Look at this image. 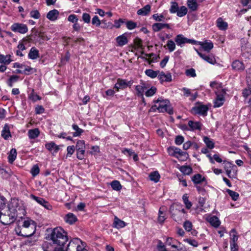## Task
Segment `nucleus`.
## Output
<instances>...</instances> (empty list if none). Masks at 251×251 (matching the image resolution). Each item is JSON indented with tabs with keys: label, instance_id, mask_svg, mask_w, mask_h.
I'll use <instances>...</instances> for the list:
<instances>
[{
	"label": "nucleus",
	"instance_id": "nucleus-1",
	"mask_svg": "<svg viewBox=\"0 0 251 251\" xmlns=\"http://www.w3.org/2000/svg\"><path fill=\"white\" fill-rule=\"evenodd\" d=\"M45 238L55 246H64L68 241L67 232L60 226L48 228Z\"/></svg>",
	"mask_w": 251,
	"mask_h": 251
},
{
	"label": "nucleus",
	"instance_id": "nucleus-2",
	"mask_svg": "<svg viewBox=\"0 0 251 251\" xmlns=\"http://www.w3.org/2000/svg\"><path fill=\"white\" fill-rule=\"evenodd\" d=\"M36 225L35 222L29 219L25 220L21 226H18L15 228V232L19 236L30 237L35 232Z\"/></svg>",
	"mask_w": 251,
	"mask_h": 251
},
{
	"label": "nucleus",
	"instance_id": "nucleus-3",
	"mask_svg": "<svg viewBox=\"0 0 251 251\" xmlns=\"http://www.w3.org/2000/svg\"><path fill=\"white\" fill-rule=\"evenodd\" d=\"M170 212L172 218L176 222L179 223L183 219L186 218V212L182 208L181 204H176L171 205L170 208Z\"/></svg>",
	"mask_w": 251,
	"mask_h": 251
},
{
	"label": "nucleus",
	"instance_id": "nucleus-4",
	"mask_svg": "<svg viewBox=\"0 0 251 251\" xmlns=\"http://www.w3.org/2000/svg\"><path fill=\"white\" fill-rule=\"evenodd\" d=\"M151 108L153 110L157 109L159 112H166L169 114L173 113L172 107L170 105V101L168 100H163L162 98L158 99Z\"/></svg>",
	"mask_w": 251,
	"mask_h": 251
},
{
	"label": "nucleus",
	"instance_id": "nucleus-5",
	"mask_svg": "<svg viewBox=\"0 0 251 251\" xmlns=\"http://www.w3.org/2000/svg\"><path fill=\"white\" fill-rule=\"evenodd\" d=\"M66 251H87L85 244L77 238L71 240L66 249Z\"/></svg>",
	"mask_w": 251,
	"mask_h": 251
},
{
	"label": "nucleus",
	"instance_id": "nucleus-6",
	"mask_svg": "<svg viewBox=\"0 0 251 251\" xmlns=\"http://www.w3.org/2000/svg\"><path fill=\"white\" fill-rule=\"evenodd\" d=\"M167 151L169 155L175 157L178 159H181L182 157L187 158L188 156V154L186 151H183L179 148L174 146L168 148Z\"/></svg>",
	"mask_w": 251,
	"mask_h": 251
},
{
	"label": "nucleus",
	"instance_id": "nucleus-7",
	"mask_svg": "<svg viewBox=\"0 0 251 251\" xmlns=\"http://www.w3.org/2000/svg\"><path fill=\"white\" fill-rule=\"evenodd\" d=\"M208 109L209 108L206 105L202 104L199 102H198L197 105L192 108V111L195 114H198L203 117L207 116Z\"/></svg>",
	"mask_w": 251,
	"mask_h": 251
},
{
	"label": "nucleus",
	"instance_id": "nucleus-8",
	"mask_svg": "<svg viewBox=\"0 0 251 251\" xmlns=\"http://www.w3.org/2000/svg\"><path fill=\"white\" fill-rule=\"evenodd\" d=\"M226 174L229 178H236L237 176V166L229 162H227L225 166Z\"/></svg>",
	"mask_w": 251,
	"mask_h": 251
},
{
	"label": "nucleus",
	"instance_id": "nucleus-9",
	"mask_svg": "<svg viewBox=\"0 0 251 251\" xmlns=\"http://www.w3.org/2000/svg\"><path fill=\"white\" fill-rule=\"evenodd\" d=\"M11 30L14 32H18L21 34H25L28 31L27 26L22 23H14L11 26Z\"/></svg>",
	"mask_w": 251,
	"mask_h": 251
},
{
	"label": "nucleus",
	"instance_id": "nucleus-10",
	"mask_svg": "<svg viewBox=\"0 0 251 251\" xmlns=\"http://www.w3.org/2000/svg\"><path fill=\"white\" fill-rule=\"evenodd\" d=\"M30 198L35 201L38 203L43 206L46 209L48 210L52 209V206L48 201H46L43 198L35 196L33 194L30 195Z\"/></svg>",
	"mask_w": 251,
	"mask_h": 251
},
{
	"label": "nucleus",
	"instance_id": "nucleus-11",
	"mask_svg": "<svg viewBox=\"0 0 251 251\" xmlns=\"http://www.w3.org/2000/svg\"><path fill=\"white\" fill-rule=\"evenodd\" d=\"M164 28H171L170 25L167 23H155L152 25V30L155 32H158Z\"/></svg>",
	"mask_w": 251,
	"mask_h": 251
},
{
	"label": "nucleus",
	"instance_id": "nucleus-12",
	"mask_svg": "<svg viewBox=\"0 0 251 251\" xmlns=\"http://www.w3.org/2000/svg\"><path fill=\"white\" fill-rule=\"evenodd\" d=\"M189 128H184V129L194 131L196 130H200L201 128L202 124L200 122H195L193 121H189L188 123Z\"/></svg>",
	"mask_w": 251,
	"mask_h": 251
},
{
	"label": "nucleus",
	"instance_id": "nucleus-13",
	"mask_svg": "<svg viewBox=\"0 0 251 251\" xmlns=\"http://www.w3.org/2000/svg\"><path fill=\"white\" fill-rule=\"evenodd\" d=\"M127 33L126 32L116 38V41L118 46L122 47L127 44Z\"/></svg>",
	"mask_w": 251,
	"mask_h": 251
},
{
	"label": "nucleus",
	"instance_id": "nucleus-14",
	"mask_svg": "<svg viewBox=\"0 0 251 251\" xmlns=\"http://www.w3.org/2000/svg\"><path fill=\"white\" fill-rule=\"evenodd\" d=\"M158 78L161 83L164 82H170L172 81V75L170 73L165 74L163 72H161L159 73Z\"/></svg>",
	"mask_w": 251,
	"mask_h": 251
},
{
	"label": "nucleus",
	"instance_id": "nucleus-15",
	"mask_svg": "<svg viewBox=\"0 0 251 251\" xmlns=\"http://www.w3.org/2000/svg\"><path fill=\"white\" fill-rule=\"evenodd\" d=\"M45 147L53 155H55L59 150V147L53 142L47 143L45 145Z\"/></svg>",
	"mask_w": 251,
	"mask_h": 251
},
{
	"label": "nucleus",
	"instance_id": "nucleus-16",
	"mask_svg": "<svg viewBox=\"0 0 251 251\" xmlns=\"http://www.w3.org/2000/svg\"><path fill=\"white\" fill-rule=\"evenodd\" d=\"M224 93H225V92H223L222 94H217V97L214 103V106L215 107H219L223 105L225 101Z\"/></svg>",
	"mask_w": 251,
	"mask_h": 251
},
{
	"label": "nucleus",
	"instance_id": "nucleus-17",
	"mask_svg": "<svg viewBox=\"0 0 251 251\" xmlns=\"http://www.w3.org/2000/svg\"><path fill=\"white\" fill-rule=\"evenodd\" d=\"M231 66L234 70L239 72L244 71L245 68L244 63L238 60L234 61L232 63Z\"/></svg>",
	"mask_w": 251,
	"mask_h": 251
},
{
	"label": "nucleus",
	"instance_id": "nucleus-18",
	"mask_svg": "<svg viewBox=\"0 0 251 251\" xmlns=\"http://www.w3.org/2000/svg\"><path fill=\"white\" fill-rule=\"evenodd\" d=\"M175 41L177 46L182 47L185 44L187 43V38L182 34H178L176 36Z\"/></svg>",
	"mask_w": 251,
	"mask_h": 251
},
{
	"label": "nucleus",
	"instance_id": "nucleus-19",
	"mask_svg": "<svg viewBox=\"0 0 251 251\" xmlns=\"http://www.w3.org/2000/svg\"><path fill=\"white\" fill-rule=\"evenodd\" d=\"M126 226V224L123 221L121 220L117 217H114L113 223V227L117 229L123 228Z\"/></svg>",
	"mask_w": 251,
	"mask_h": 251
},
{
	"label": "nucleus",
	"instance_id": "nucleus-20",
	"mask_svg": "<svg viewBox=\"0 0 251 251\" xmlns=\"http://www.w3.org/2000/svg\"><path fill=\"white\" fill-rule=\"evenodd\" d=\"M59 13L56 9L50 11L47 14V18L51 21H55L58 19Z\"/></svg>",
	"mask_w": 251,
	"mask_h": 251
},
{
	"label": "nucleus",
	"instance_id": "nucleus-21",
	"mask_svg": "<svg viewBox=\"0 0 251 251\" xmlns=\"http://www.w3.org/2000/svg\"><path fill=\"white\" fill-rule=\"evenodd\" d=\"M199 45L201 46L202 49L207 52H209L213 48V44L212 42L205 41L204 42H201Z\"/></svg>",
	"mask_w": 251,
	"mask_h": 251
},
{
	"label": "nucleus",
	"instance_id": "nucleus-22",
	"mask_svg": "<svg viewBox=\"0 0 251 251\" xmlns=\"http://www.w3.org/2000/svg\"><path fill=\"white\" fill-rule=\"evenodd\" d=\"M28 57L32 60H35L39 57V51L35 47H32L28 53Z\"/></svg>",
	"mask_w": 251,
	"mask_h": 251
},
{
	"label": "nucleus",
	"instance_id": "nucleus-23",
	"mask_svg": "<svg viewBox=\"0 0 251 251\" xmlns=\"http://www.w3.org/2000/svg\"><path fill=\"white\" fill-rule=\"evenodd\" d=\"M151 10V6L149 4H147L143 8L139 9L137 14L140 16H147L149 14Z\"/></svg>",
	"mask_w": 251,
	"mask_h": 251
},
{
	"label": "nucleus",
	"instance_id": "nucleus-24",
	"mask_svg": "<svg viewBox=\"0 0 251 251\" xmlns=\"http://www.w3.org/2000/svg\"><path fill=\"white\" fill-rule=\"evenodd\" d=\"M64 220L67 223L73 225L77 220V219L73 213H69L65 215Z\"/></svg>",
	"mask_w": 251,
	"mask_h": 251
},
{
	"label": "nucleus",
	"instance_id": "nucleus-25",
	"mask_svg": "<svg viewBox=\"0 0 251 251\" xmlns=\"http://www.w3.org/2000/svg\"><path fill=\"white\" fill-rule=\"evenodd\" d=\"M146 89L147 87L145 83H141V84L136 86L135 90L137 92V95L143 98L144 92Z\"/></svg>",
	"mask_w": 251,
	"mask_h": 251
},
{
	"label": "nucleus",
	"instance_id": "nucleus-26",
	"mask_svg": "<svg viewBox=\"0 0 251 251\" xmlns=\"http://www.w3.org/2000/svg\"><path fill=\"white\" fill-rule=\"evenodd\" d=\"M117 82L118 86L121 87L122 89H125L127 86H130L133 83V81L131 80L127 81L126 79L121 78H118Z\"/></svg>",
	"mask_w": 251,
	"mask_h": 251
},
{
	"label": "nucleus",
	"instance_id": "nucleus-27",
	"mask_svg": "<svg viewBox=\"0 0 251 251\" xmlns=\"http://www.w3.org/2000/svg\"><path fill=\"white\" fill-rule=\"evenodd\" d=\"M1 135L5 140H8L11 136L9 127L7 124H5L3 126Z\"/></svg>",
	"mask_w": 251,
	"mask_h": 251
},
{
	"label": "nucleus",
	"instance_id": "nucleus-28",
	"mask_svg": "<svg viewBox=\"0 0 251 251\" xmlns=\"http://www.w3.org/2000/svg\"><path fill=\"white\" fill-rule=\"evenodd\" d=\"M192 180L195 184H200L203 182L206 181V179L200 174L195 175L192 177Z\"/></svg>",
	"mask_w": 251,
	"mask_h": 251
},
{
	"label": "nucleus",
	"instance_id": "nucleus-29",
	"mask_svg": "<svg viewBox=\"0 0 251 251\" xmlns=\"http://www.w3.org/2000/svg\"><path fill=\"white\" fill-rule=\"evenodd\" d=\"M51 242L44 241L42 244V248L43 251H53L55 248Z\"/></svg>",
	"mask_w": 251,
	"mask_h": 251
},
{
	"label": "nucleus",
	"instance_id": "nucleus-30",
	"mask_svg": "<svg viewBox=\"0 0 251 251\" xmlns=\"http://www.w3.org/2000/svg\"><path fill=\"white\" fill-rule=\"evenodd\" d=\"M166 245L171 246L173 248L177 249L178 247L176 245V244H180V243L177 240L172 238L168 237L166 238Z\"/></svg>",
	"mask_w": 251,
	"mask_h": 251
},
{
	"label": "nucleus",
	"instance_id": "nucleus-31",
	"mask_svg": "<svg viewBox=\"0 0 251 251\" xmlns=\"http://www.w3.org/2000/svg\"><path fill=\"white\" fill-rule=\"evenodd\" d=\"M40 134V131L38 128L30 129L28 131V136L29 139H34L38 137Z\"/></svg>",
	"mask_w": 251,
	"mask_h": 251
},
{
	"label": "nucleus",
	"instance_id": "nucleus-32",
	"mask_svg": "<svg viewBox=\"0 0 251 251\" xmlns=\"http://www.w3.org/2000/svg\"><path fill=\"white\" fill-rule=\"evenodd\" d=\"M187 4L191 11H195L198 9L199 5L197 0H187Z\"/></svg>",
	"mask_w": 251,
	"mask_h": 251
},
{
	"label": "nucleus",
	"instance_id": "nucleus-33",
	"mask_svg": "<svg viewBox=\"0 0 251 251\" xmlns=\"http://www.w3.org/2000/svg\"><path fill=\"white\" fill-rule=\"evenodd\" d=\"M17 157V151L15 149H12L8 153V159L10 163H12Z\"/></svg>",
	"mask_w": 251,
	"mask_h": 251
},
{
	"label": "nucleus",
	"instance_id": "nucleus-34",
	"mask_svg": "<svg viewBox=\"0 0 251 251\" xmlns=\"http://www.w3.org/2000/svg\"><path fill=\"white\" fill-rule=\"evenodd\" d=\"M217 26L220 30H224L226 29L227 24L224 22L221 18H219L217 20Z\"/></svg>",
	"mask_w": 251,
	"mask_h": 251
},
{
	"label": "nucleus",
	"instance_id": "nucleus-35",
	"mask_svg": "<svg viewBox=\"0 0 251 251\" xmlns=\"http://www.w3.org/2000/svg\"><path fill=\"white\" fill-rule=\"evenodd\" d=\"M209 223L215 227H218L221 224L220 221L216 216H212L208 220Z\"/></svg>",
	"mask_w": 251,
	"mask_h": 251
},
{
	"label": "nucleus",
	"instance_id": "nucleus-36",
	"mask_svg": "<svg viewBox=\"0 0 251 251\" xmlns=\"http://www.w3.org/2000/svg\"><path fill=\"white\" fill-rule=\"evenodd\" d=\"M149 178L151 180L156 183L159 181L160 176L157 171H154L150 173Z\"/></svg>",
	"mask_w": 251,
	"mask_h": 251
},
{
	"label": "nucleus",
	"instance_id": "nucleus-37",
	"mask_svg": "<svg viewBox=\"0 0 251 251\" xmlns=\"http://www.w3.org/2000/svg\"><path fill=\"white\" fill-rule=\"evenodd\" d=\"M72 128L75 130V132L73 133V135L75 137L80 136L84 131L82 129L79 128L78 126L75 124L72 125Z\"/></svg>",
	"mask_w": 251,
	"mask_h": 251
},
{
	"label": "nucleus",
	"instance_id": "nucleus-38",
	"mask_svg": "<svg viewBox=\"0 0 251 251\" xmlns=\"http://www.w3.org/2000/svg\"><path fill=\"white\" fill-rule=\"evenodd\" d=\"M11 55L0 54V63L4 64L5 65H8L10 63L12 60L10 59Z\"/></svg>",
	"mask_w": 251,
	"mask_h": 251
},
{
	"label": "nucleus",
	"instance_id": "nucleus-39",
	"mask_svg": "<svg viewBox=\"0 0 251 251\" xmlns=\"http://www.w3.org/2000/svg\"><path fill=\"white\" fill-rule=\"evenodd\" d=\"M180 171L185 175H189L192 173V168L189 166H182L179 168Z\"/></svg>",
	"mask_w": 251,
	"mask_h": 251
},
{
	"label": "nucleus",
	"instance_id": "nucleus-40",
	"mask_svg": "<svg viewBox=\"0 0 251 251\" xmlns=\"http://www.w3.org/2000/svg\"><path fill=\"white\" fill-rule=\"evenodd\" d=\"M163 207L160 208L158 212V222L162 224L166 219V214L163 211Z\"/></svg>",
	"mask_w": 251,
	"mask_h": 251
},
{
	"label": "nucleus",
	"instance_id": "nucleus-41",
	"mask_svg": "<svg viewBox=\"0 0 251 251\" xmlns=\"http://www.w3.org/2000/svg\"><path fill=\"white\" fill-rule=\"evenodd\" d=\"M188 12V9L185 6H181L177 11L176 15L178 17H182L186 15Z\"/></svg>",
	"mask_w": 251,
	"mask_h": 251
},
{
	"label": "nucleus",
	"instance_id": "nucleus-42",
	"mask_svg": "<svg viewBox=\"0 0 251 251\" xmlns=\"http://www.w3.org/2000/svg\"><path fill=\"white\" fill-rule=\"evenodd\" d=\"M203 140L208 148L210 149H212L214 148V143L213 142L212 139H210L208 137L204 136L203 137Z\"/></svg>",
	"mask_w": 251,
	"mask_h": 251
},
{
	"label": "nucleus",
	"instance_id": "nucleus-43",
	"mask_svg": "<svg viewBox=\"0 0 251 251\" xmlns=\"http://www.w3.org/2000/svg\"><path fill=\"white\" fill-rule=\"evenodd\" d=\"M145 73L147 76L150 77L151 78H154L157 76H158L159 71H155L151 69H148L145 71Z\"/></svg>",
	"mask_w": 251,
	"mask_h": 251
},
{
	"label": "nucleus",
	"instance_id": "nucleus-44",
	"mask_svg": "<svg viewBox=\"0 0 251 251\" xmlns=\"http://www.w3.org/2000/svg\"><path fill=\"white\" fill-rule=\"evenodd\" d=\"M230 243H236L238 239L237 233L235 229H232L230 232Z\"/></svg>",
	"mask_w": 251,
	"mask_h": 251
},
{
	"label": "nucleus",
	"instance_id": "nucleus-45",
	"mask_svg": "<svg viewBox=\"0 0 251 251\" xmlns=\"http://www.w3.org/2000/svg\"><path fill=\"white\" fill-rule=\"evenodd\" d=\"M189 197L187 194H185L182 196V200L184 203L185 204V207L187 209H189L192 206V203L189 201Z\"/></svg>",
	"mask_w": 251,
	"mask_h": 251
},
{
	"label": "nucleus",
	"instance_id": "nucleus-46",
	"mask_svg": "<svg viewBox=\"0 0 251 251\" xmlns=\"http://www.w3.org/2000/svg\"><path fill=\"white\" fill-rule=\"evenodd\" d=\"M152 17L154 20L157 23L164 21L165 20V17L163 13L162 14H154L152 16Z\"/></svg>",
	"mask_w": 251,
	"mask_h": 251
},
{
	"label": "nucleus",
	"instance_id": "nucleus-47",
	"mask_svg": "<svg viewBox=\"0 0 251 251\" xmlns=\"http://www.w3.org/2000/svg\"><path fill=\"white\" fill-rule=\"evenodd\" d=\"M178 3L176 1H172L171 2V7L170 8V12L172 14L176 13L179 9Z\"/></svg>",
	"mask_w": 251,
	"mask_h": 251
},
{
	"label": "nucleus",
	"instance_id": "nucleus-48",
	"mask_svg": "<svg viewBox=\"0 0 251 251\" xmlns=\"http://www.w3.org/2000/svg\"><path fill=\"white\" fill-rule=\"evenodd\" d=\"M112 188L115 191H120L122 189V185L118 180H114L111 182Z\"/></svg>",
	"mask_w": 251,
	"mask_h": 251
},
{
	"label": "nucleus",
	"instance_id": "nucleus-49",
	"mask_svg": "<svg viewBox=\"0 0 251 251\" xmlns=\"http://www.w3.org/2000/svg\"><path fill=\"white\" fill-rule=\"evenodd\" d=\"M226 192L231 197L233 201H235L238 199L239 195L238 193L230 189H227Z\"/></svg>",
	"mask_w": 251,
	"mask_h": 251
},
{
	"label": "nucleus",
	"instance_id": "nucleus-50",
	"mask_svg": "<svg viewBox=\"0 0 251 251\" xmlns=\"http://www.w3.org/2000/svg\"><path fill=\"white\" fill-rule=\"evenodd\" d=\"M167 47L169 52H173L176 49V44L172 40H169L167 41Z\"/></svg>",
	"mask_w": 251,
	"mask_h": 251
},
{
	"label": "nucleus",
	"instance_id": "nucleus-51",
	"mask_svg": "<svg viewBox=\"0 0 251 251\" xmlns=\"http://www.w3.org/2000/svg\"><path fill=\"white\" fill-rule=\"evenodd\" d=\"M28 98L34 102H35L38 100H41V97L35 94L33 89L32 90V92L29 95Z\"/></svg>",
	"mask_w": 251,
	"mask_h": 251
},
{
	"label": "nucleus",
	"instance_id": "nucleus-52",
	"mask_svg": "<svg viewBox=\"0 0 251 251\" xmlns=\"http://www.w3.org/2000/svg\"><path fill=\"white\" fill-rule=\"evenodd\" d=\"M126 25L127 28L129 30L135 29L137 26V23L131 20L127 21L126 23Z\"/></svg>",
	"mask_w": 251,
	"mask_h": 251
},
{
	"label": "nucleus",
	"instance_id": "nucleus-53",
	"mask_svg": "<svg viewBox=\"0 0 251 251\" xmlns=\"http://www.w3.org/2000/svg\"><path fill=\"white\" fill-rule=\"evenodd\" d=\"M185 75L189 77H195L197 76L196 71L193 68L187 69L185 71Z\"/></svg>",
	"mask_w": 251,
	"mask_h": 251
},
{
	"label": "nucleus",
	"instance_id": "nucleus-54",
	"mask_svg": "<svg viewBox=\"0 0 251 251\" xmlns=\"http://www.w3.org/2000/svg\"><path fill=\"white\" fill-rule=\"evenodd\" d=\"M85 149H81L76 150V157L79 160H82L84 158Z\"/></svg>",
	"mask_w": 251,
	"mask_h": 251
},
{
	"label": "nucleus",
	"instance_id": "nucleus-55",
	"mask_svg": "<svg viewBox=\"0 0 251 251\" xmlns=\"http://www.w3.org/2000/svg\"><path fill=\"white\" fill-rule=\"evenodd\" d=\"M76 150H81V149H85V144L84 140H78L75 146Z\"/></svg>",
	"mask_w": 251,
	"mask_h": 251
},
{
	"label": "nucleus",
	"instance_id": "nucleus-56",
	"mask_svg": "<svg viewBox=\"0 0 251 251\" xmlns=\"http://www.w3.org/2000/svg\"><path fill=\"white\" fill-rule=\"evenodd\" d=\"M30 16L35 19H38L40 18L41 15L38 10H34L30 12Z\"/></svg>",
	"mask_w": 251,
	"mask_h": 251
},
{
	"label": "nucleus",
	"instance_id": "nucleus-57",
	"mask_svg": "<svg viewBox=\"0 0 251 251\" xmlns=\"http://www.w3.org/2000/svg\"><path fill=\"white\" fill-rule=\"evenodd\" d=\"M156 91V88L155 87H151L145 92V95L148 97H151L155 93Z\"/></svg>",
	"mask_w": 251,
	"mask_h": 251
},
{
	"label": "nucleus",
	"instance_id": "nucleus-58",
	"mask_svg": "<svg viewBox=\"0 0 251 251\" xmlns=\"http://www.w3.org/2000/svg\"><path fill=\"white\" fill-rule=\"evenodd\" d=\"M75 150V147L74 146H69L67 148V153L66 157H71V155L74 153Z\"/></svg>",
	"mask_w": 251,
	"mask_h": 251
},
{
	"label": "nucleus",
	"instance_id": "nucleus-59",
	"mask_svg": "<svg viewBox=\"0 0 251 251\" xmlns=\"http://www.w3.org/2000/svg\"><path fill=\"white\" fill-rule=\"evenodd\" d=\"M183 227L186 230L190 231L192 229V224L189 221H186L184 223Z\"/></svg>",
	"mask_w": 251,
	"mask_h": 251
},
{
	"label": "nucleus",
	"instance_id": "nucleus-60",
	"mask_svg": "<svg viewBox=\"0 0 251 251\" xmlns=\"http://www.w3.org/2000/svg\"><path fill=\"white\" fill-rule=\"evenodd\" d=\"M82 19L83 21L87 24H89L91 21V17L90 15L87 13H84L82 14Z\"/></svg>",
	"mask_w": 251,
	"mask_h": 251
},
{
	"label": "nucleus",
	"instance_id": "nucleus-61",
	"mask_svg": "<svg viewBox=\"0 0 251 251\" xmlns=\"http://www.w3.org/2000/svg\"><path fill=\"white\" fill-rule=\"evenodd\" d=\"M101 21L99 19L98 16H95L92 20V24L93 25H96V26L98 27L100 26L101 24Z\"/></svg>",
	"mask_w": 251,
	"mask_h": 251
},
{
	"label": "nucleus",
	"instance_id": "nucleus-62",
	"mask_svg": "<svg viewBox=\"0 0 251 251\" xmlns=\"http://www.w3.org/2000/svg\"><path fill=\"white\" fill-rule=\"evenodd\" d=\"M40 169L39 167L36 165H34L31 170V173L32 175L34 176H37L39 174Z\"/></svg>",
	"mask_w": 251,
	"mask_h": 251
},
{
	"label": "nucleus",
	"instance_id": "nucleus-63",
	"mask_svg": "<svg viewBox=\"0 0 251 251\" xmlns=\"http://www.w3.org/2000/svg\"><path fill=\"white\" fill-rule=\"evenodd\" d=\"M157 248L158 251H168L166 250L164 245L161 240L158 241Z\"/></svg>",
	"mask_w": 251,
	"mask_h": 251
},
{
	"label": "nucleus",
	"instance_id": "nucleus-64",
	"mask_svg": "<svg viewBox=\"0 0 251 251\" xmlns=\"http://www.w3.org/2000/svg\"><path fill=\"white\" fill-rule=\"evenodd\" d=\"M240 2L243 6L246 7L248 9L251 8V1L250 0H240Z\"/></svg>",
	"mask_w": 251,
	"mask_h": 251
}]
</instances>
